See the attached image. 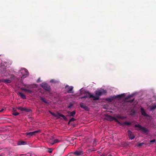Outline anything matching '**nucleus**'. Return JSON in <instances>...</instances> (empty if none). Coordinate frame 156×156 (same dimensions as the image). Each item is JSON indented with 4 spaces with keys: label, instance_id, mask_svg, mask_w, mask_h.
<instances>
[{
    "label": "nucleus",
    "instance_id": "nucleus-8",
    "mask_svg": "<svg viewBox=\"0 0 156 156\" xmlns=\"http://www.w3.org/2000/svg\"><path fill=\"white\" fill-rule=\"evenodd\" d=\"M80 107L84 109L86 111H89V108L88 107L86 106L83 103H81L80 104Z\"/></svg>",
    "mask_w": 156,
    "mask_h": 156
},
{
    "label": "nucleus",
    "instance_id": "nucleus-6",
    "mask_svg": "<svg viewBox=\"0 0 156 156\" xmlns=\"http://www.w3.org/2000/svg\"><path fill=\"white\" fill-rule=\"evenodd\" d=\"M40 132V130H39L35 131H34L30 132H27L26 133H24L23 135L24 136H32L34 135H36V134L37 133Z\"/></svg>",
    "mask_w": 156,
    "mask_h": 156
},
{
    "label": "nucleus",
    "instance_id": "nucleus-13",
    "mask_svg": "<svg viewBox=\"0 0 156 156\" xmlns=\"http://www.w3.org/2000/svg\"><path fill=\"white\" fill-rule=\"evenodd\" d=\"M108 119L110 121H112V120H115L116 122L118 121V120L116 119V118H115V117H112V116H109L108 117Z\"/></svg>",
    "mask_w": 156,
    "mask_h": 156
},
{
    "label": "nucleus",
    "instance_id": "nucleus-16",
    "mask_svg": "<svg viewBox=\"0 0 156 156\" xmlns=\"http://www.w3.org/2000/svg\"><path fill=\"white\" fill-rule=\"evenodd\" d=\"M17 108L22 111H25L26 112H28L27 109V108H23L22 107H19Z\"/></svg>",
    "mask_w": 156,
    "mask_h": 156
},
{
    "label": "nucleus",
    "instance_id": "nucleus-1",
    "mask_svg": "<svg viewBox=\"0 0 156 156\" xmlns=\"http://www.w3.org/2000/svg\"><path fill=\"white\" fill-rule=\"evenodd\" d=\"M106 93V91L105 90L101 89L95 92V96L93 95L90 93H88L87 95L79 98H92L94 100H98L99 99L100 97L102 95L105 94Z\"/></svg>",
    "mask_w": 156,
    "mask_h": 156
},
{
    "label": "nucleus",
    "instance_id": "nucleus-31",
    "mask_svg": "<svg viewBox=\"0 0 156 156\" xmlns=\"http://www.w3.org/2000/svg\"><path fill=\"white\" fill-rule=\"evenodd\" d=\"M155 139H153L152 140H151L150 142L151 143H154V142H155Z\"/></svg>",
    "mask_w": 156,
    "mask_h": 156
},
{
    "label": "nucleus",
    "instance_id": "nucleus-17",
    "mask_svg": "<svg viewBox=\"0 0 156 156\" xmlns=\"http://www.w3.org/2000/svg\"><path fill=\"white\" fill-rule=\"evenodd\" d=\"M1 81L5 83H10L11 82L10 80L8 79H3L1 80Z\"/></svg>",
    "mask_w": 156,
    "mask_h": 156
},
{
    "label": "nucleus",
    "instance_id": "nucleus-23",
    "mask_svg": "<svg viewBox=\"0 0 156 156\" xmlns=\"http://www.w3.org/2000/svg\"><path fill=\"white\" fill-rule=\"evenodd\" d=\"M53 141H54V142L53 143L54 144L55 143H58L59 142V141L57 139H53Z\"/></svg>",
    "mask_w": 156,
    "mask_h": 156
},
{
    "label": "nucleus",
    "instance_id": "nucleus-24",
    "mask_svg": "<svg viewBox=\"0 0 156 156\" xmlns=\"http://www.w3.org/2000/svg\"><path fill=\"white\" fill-rule=\"evenodd\" d=\"M83 88H82L80 90V94H83L85 92V91H83Z\"/></svg>",
    "mask_w": 156,
    "mask_h": 156
},
{
    "label": "nucleus",
    "instance_id": "nucleus-39",
    "mask_svg": "<svg viewBox=\"0 0 156 156\" xmlns=\"http://www.w3.org/2000/svg\"><path fill=\"white\" fill-rule=\"evenodd\" d=\"M108 156H111V155L109 154L108 155Z\"/></svg>",
    "mask_w": 156,
    "mask_h": 156
},
{
    "label": "nucleus",
    "instance_id": "nucleus-37",
    "mask_svg": "<svg viewBox=\"0 0 156 156\" xmlns=\"http://www.w3.org/2000/svg\"><path fill=\"white\" fill-rule=\"evenodd\" d=\"M4 109H2L1 110H0V112H2L3 111Z\"/></svg>",
    "mask_w": 156,
    "mask_h": 156
},
{
    "label": "nucleus",
    "instance_id": "nucleus-18",
    "mask_svg": "<svg viewBox=\"0 0 156 156\" xmlns=\"http://www.w3.org/2000/svg\"><path fill=\"white\" fill-rule=\"evenodd\" d=\"M76 114V112L75 111H73L71 112H69L68 114L70 116H73L75 115Z\"/></svg>",
    "mask_w": 156,
    "mask_h": 156
},
{
    "label": "nucleus",
    "instance_id": "nucleus-15",
    "mask_svg": "<svg viewBox=\"0 0 156 156\" xmlns=\"http://www.w3.org/2000/svg\"><path fill=\"white\" fill-rule=\"evenodd\" d=\"M18 94L23 99H26V96L21 92H18Z\"/></svg>",
    "mask_w": 156,
    "mask_h": 156
},
{
    "label": "nucleus",
    "instance_id": "nucleus-28",
    "mask_svg": "<svg viewBox=\"0 0 156 156\" xmlns=\"http://www.w3.org/2000/svg\"><path fill=\"white\" fill-rule=\"evenodd\" d=\"M49 113H50L51 115H53V116H55V113L52 112L50 111H49Z\"/></svg>",
    "mask_w": 156,
    "mask_h": 156
},
{
    "label": "nucleus",
    "instance_id": "nucleus-35",
    "mask_svg": "<svg viewBox=\"0 0 156 156\" xmlns=\"http://www.w3.org/2000/svg\"><path fill=\"white\" fill-rule=\"evenodd\" d=\"M74 119L73 118H72L70 120V121H74Z\"/></svg>",
    "mask_w": 156,
    "mask_h": 156
},
{
    "label": "nucleus",
    "instance_id": "nucleus-36",
    "mask_svg": "<svg viewBox=\"0 0 156 156\" xmlns=\"http://www.w3.org/2000/svg\"><path fill=\"white\" fill-rule=\"evenodd\" d=\"M134 101V99H132L131 101H129V102H132L133 101Z\"/></svg>",
    "mask_w": 156,
    "mask_h": 156
},
{
    "label": "nucleus",
    "instance_id": "nucleus-21",
    "mask_svg": "<svg viewBox=\"0 0 156 156\" xmlns=\"http://www.w3.org/2000/svg\"><path fill=\"white\" fill-rule=\"evenodd\" d=\"M131 124V123L129 122H125L123 123V125H129Z\"/></svg>",
    "mask_w": 156,
    "mask_h": 156
},
{
    "label": "nucleus",
    "instance_id": "nucleus-4",
    "mask_svg": "<svg viewBox=\"0 0 156 156\" xmlns=\"http://www.w3.org/2000/svg\"><path fill=\"white\" fill-rule=\"evenodd\" d=\"M134 127L137 128L136 129L137 130H141L142 132L146 134H147L148 133V130L147 129L141 126L140 124L135 125Z\"/></svg>",
    "mask_w": 156,
    "mask_h": 156
},
{
    "label": "nucleus",
    "instance_id": "nucleus-14",
    "mask_svg": "<svg viewBox=\"0 0 156 156\" xmlns=\"http://www.w3.org/2000/svg\"><path fill=\"white\" fill-rule=\"evenodd\" d=\"M21 89L25 92H28L29 93L31 94L32 93V91L30 89H27L23 87L21 88Z\"/></svg>",
    "mask_w": 156,
    "mask_h": 156
},
{
    "label": "nucleus",
    "instance_id": "nucleus-38",
    "mask_svg": "<svg viewBox=\"0 0 156 156\" xmlns=\"http://www.w3.org/2000/svg\"><path fill=\"white\" fill-rule=\"evenodd\" d=\"M69 87V86L68 85H67L66 86V87H65V88H66V87Z\"/></svg>",
    "mask_w": 156,
    "mask_h": 156
},
{
    "label": "nucleus",
    "instance_id": "nucleus-25",
    "mask_svg": "<svg viewBox=\"0 0 156 156\" xmlns=\"http://www.w3.org/2000/svg\"><path fill=\"white\" fill-rule=\"evenodd\" d=\"M144 144V143H139L137 144V146L139 147H141Z\"/></svg>",
    "mask_w": 156,
    "mask_h": 156
},
{
    "label": "nucleus",
    "instance_id": "nucleus-9",
    "mask_svg": "<svg viewBox=\"0 0 156 156\" xmlns=\"http://www.w3.org/2000/svg\"><path fill=\"white\" fill-rule=\"evenodd\" d=\"M55 117L57 118H59L60 117H62L64 119H65L66 118V117L64 115L58 113H55Z\"/></svg>",
    "mask_w": 156,
    "mask_h": 156
},
{
    "label": "nucleus",
    "instance_id": "nucleus-22",
    "mask_svg": "<svg viewBox=\"0 0 156 156\" xmlns=\"http://www.w3.org/2000/svg\"><path fill=\"white\" fill-rule=\"evenodd\" d=\"M40 99L43 102L47 104H48V103L47 101H46L44 98L41 97Z\"/></svg>",
    "mask_w": 156,
    "mask_h": 156
},
{
    "label": "nucleus",
    "instance_id": "nucleus-27",
    "mask_svg": "<svg viewBox=\"0 0 156 156\" xmlns=\"http://www.w3.org/2000/svg\"><path fill=\"white\" fill-rule=\"evenodd\" d=\"M133 96V95H129L125 99L126 100L127 99L129 98L132 97Z\"/></svg>",
    "mask_w": 156,
    "mask_h": 156
},
{
    "label": "nucleus",
    "instance_id": "nucleus-10",
    "mask_svg": "<svg viewBox=\"0 0 156 156\" xmlns=\"http://www.w3.org/2000/svg\"><path fill=\"white\" fill-rule=\"evenodd\" d=\"M74 154L77 156H81L83 155V152L81 151H76L74 152Z\"/></svg>",
    "mask_w": 156,
    "mask_h": 156
},
{
    "label": "nucleus",
    "instance_id": "nucleus-29",
    "mask_svg": "<svg viewBox=\"0 0 156 156\" xmlns=\"http://www.w3.org/2000/svg\"><path fill=\"white\" fill-rule=\"evenodd\" d=\"M49 113H50L51 115H53V116H55V113L52 112L50 111H49Z\"/></svg>",
    "mask_w": 156,
    "mask_h": 156
},
{
    "label": "nucleus",
    "instance_id": "nucleus-12",
    "mask_svg": "<svg viewBox=\"0 0 156 156\" xmlns=\"http://www.w3.org/2000/svg\"><path fill=\"white\" fill-rule=\"evenodd\" d=\"M73 87L70 86L68 88L67 92L68 93H74L73 91Z\"/></svg>",
    "mask_w": 156,
    "mask_h": 156
},
{
    "label": "nucleus",
    "instance_id": "nucleus-30",
    "mask_svg": "<svg viewBox=\"0 0 156 156\" xmlns=\"http://www.w3.org/2000/svg\"><path fill=\"white\" fill-rule=\"evenodd\" d=\"M19 114V113H17H17L15 112V113H13V115L15 116L17 115H18Z\"/></svg>",
    "mask_w": 156,
    "mask_h": 156
},
{
    "label": "nucleus",
    "instance_id": "nucleus-19",
    "mask_svg": "<svg viewBox=\"0 0 156 156\" xmlns=\"http://www.w3.org/2000/svg\"><path fill=\"white\" fill-rule=\"evenodd\" d=\"M150 110L151 111L156 108V104L150 107Z\"/></svg>",
    "mask_w": 156,
    "mask_h": 156
},
{
    "label": "nucleus",
    "instance_id": "nucleus-32",
    "mask_svg": "<svg viewBox=\"0 0 156 156\" xmlns=\"http://www.w3.org/2000/svg\"><path fill=\"white\" fill-rule=\"evenodd\" d=\"M25 142L23 141H21L20 143V144L21 145H24L25 144Z\"/></svg>",
    "mask_w": 156,
    "mask_h": 156
},
{
    "label": "nucleus",
    "instance_id": "nucleus-11",
    "mask_svg": "<svg viewBox=\"0 0 156 156\" xmlns=\"http://www.w3.org/2000/svg\"><path fill=\"white\" fill-rule=\"evenodd\" d=\"M140 110L141 111V114L145 116H148L149 117H150V116H149L146 114L144 109L143 108H140Z\"/></svg>",
    "mask_w": 156,
    "mask_h": 156
},
{
    "label": "nucleus",
    "instance_id": "nucleus-34",
    "mask_svg": "<svg viewBox=\"0 0 156 156\" xmlns=\"http://www.w3.org/2000/svg\"><path fill=\"white\" fill-rule=\"evenodd\" d=\"M37 82H40L41 81V79H40V78H39L38 80H37Z\"/></svg>",
    "mask_w": 156,
    "mask_h": 156
},
{
    "label": "nucleus",
    "instance_id": "nucleus-33",
    "mask_svg": "<svg viewBox=\"0 0 156 156\" xmlns=\"http://www.w3.org/2000/svg\"><path fill=\"white\" fill-rule=\"evenodd\" d=\"M52 150L51 149H49V150L48 151V152L50 153H51L52 152Z\"/></svg>",
    "mask_w": 156,
    "mask_h": 156
},
{
    "label": "nucleus",
    "instance_id": "nucleus-26",
    "mask_svg": "<svg viewBox=\"0 0 156 156\" xmlns=\"http://www.w3.org/2000/svg\"><path fill=\"white\" fill-rule=\"evenodd\" d=\"M50 82L51 83H56L57 81H55L54 80H51L50 81Z\"/></svg>",
    "mask_w": 156,
    "mask_h": 156
},
{
    "label": "nucleus",
    "instance_id": "nucleus-5",
    "mask_svg": "<svg viewBox=\"0 0 156 156\" xmlns=\"http://www.w3.org/2000/svg\"><path fill=\"white\" fill-rule=\"evenodd\" d=\"M40 86L44 90L50 91L51 90L50 87L47 84L43 83L40 84Z\"/></svg>",
    "mask_w": 156,
    "mask_h": 156
},
{
    "label": "nucleus",
    "instance_id": "nucleus-7",
    "mask_svg": "<svg viewBox=\"0 0 156 156\" xmlns=\"http://www.w3.org/2000/svg\"><path fill=\"white\" fill-rule=\"evenodd\" d=\"M128 133L129 138L131 140H132L134 138L135 136L132 134V132L130 130H128Z\"/></svg>",
    "mask_w": 156,
    "mask_h": 156
},
{
    "label": "nucleus",
    "instance_id": "nucleus-20",
    "mask_svg": "<svg viewBox=\"0 0 156 156\" xmlns=\"http://www.w3.org/2000/svg\"><path fill=\"white\" fill-rule=\"evenodd\" d=\"M47 142L49 144H51V145H52L54 144L53 143L54 142L53 141V139H51L50 140H47Z\"/></svg>",
    "mask_w": 156,
    "mask_h": 156
},
{
    "label": "nucleus",
    "instance_id": "nucleus-2",
    "mask_svg": "<svg viewBox=\"0 0 156 156\" xmlns=\"http://www.w3.org/2000/svg\"><path fill=\"white\" fill-rule=\"evenodd\" d=\"M19 73H21L22 75L21 78L23 79L27 77L29 75V73L27 70L25 68H21L19 71Z\"/></svg>",
    "mask_w": 156,
    "mask_h": 156
},
{
    "label": "nucleus",
    "instance_id": "nucleus-3",
    "mask_svg": "<svg viewBox=\"0 0 156 156\" xmlns=\"http://www.w3.org/2000/svg\"><path fill=\"white\" fill-rule=\"evenodd\" d=\"M125 96V94H119L116 96H111L110 97L107 98L105 99V100L108 101V102H111L115 98H117L119 99H121L122 97Z\"/></svg>",
    "mask_w": 156,
    "mask_h": 156
}]
</instances>
